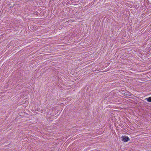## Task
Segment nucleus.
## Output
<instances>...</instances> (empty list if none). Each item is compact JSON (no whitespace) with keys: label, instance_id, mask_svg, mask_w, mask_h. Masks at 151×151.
Listing matches in <instances>:
<instances>
[{"label":"nucleus","instance_id":"1","mask_svg":"<svg viewBox=\"0 0 151 151\" xmlns=\"http://www.w3.org/2000/svg\"><path fill=\"white\" fill-rule=\"evenodd\" d=\"M122 141L125 142H127L129 139V137L127 136H122Z\"/></svg>","mask_w":151,"mask_h":151},{"label":"nucleus","instance_id":"2","mask_svg":"<svg viewBox=\"0 0 151 151\" xmlns=\"http://www.w3.org/2000/svg\"><path fill=\"white\" fill-rule=\"evenodd\" d=\"M147 101L149 102H151V97H149L146 99Z\"/></svg>","mask_w":151,"mask_h":151}]
</instances>
